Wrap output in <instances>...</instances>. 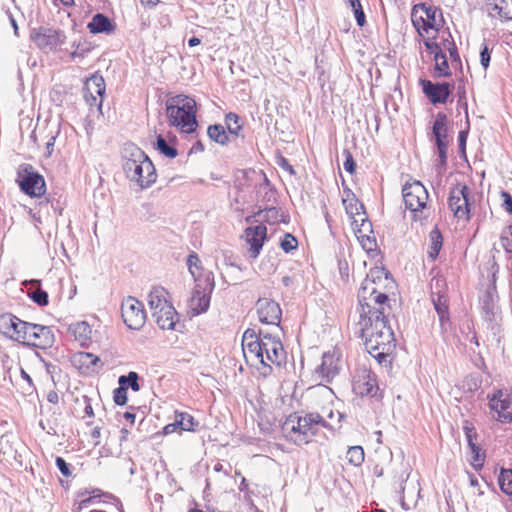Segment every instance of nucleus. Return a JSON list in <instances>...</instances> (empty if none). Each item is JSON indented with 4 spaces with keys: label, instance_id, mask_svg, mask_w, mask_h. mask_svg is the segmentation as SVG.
Returning a JSON list of instances; mask_svg holds the SVG:
<instances>
[{
    "label": "nucleus",
    "instance_id": "obj_20",
    "mask_svg": "<svg viewBox=\"0 0 512 512\" xmlns=\"http://www.w3.org/2000/svg\"><path fill=\"white\" fill-rule=\"evenodd\" d=\"M342 366L341 353L334 347L322 355V379L330 382L340 372Z\"/></svg>",
    "mask_w": 512,
    "mask_h": 512
},
{
    "label": "nucleus",
    "instance_id": "obj_47",
    "mask_svg": "<svg viewBox=\"0 0 512 512\" xmlns=\"http://www.w3.org/2000/svg\"><path fill=\"white\" fill-rule=\"evenodd\" d=\"M298 246L297 239L290 233L285 234L284 238L280 242V247L286 253L295 250Z\"/></svg>",
    "mask_w": 512,
    "mask_h": 512
},
{
    "label": "nucleus",
    "instance_id": "obj_22",
    "mask_svg": "<svg viewBox=\"0 0 512 512\" xmlns=\"http://www.w3.org/2000/svg\"><path fill=\"white\" fill-rule=\"evenodd\" d=\"M27 322L19 319L11 313L0 315V332L16 341V335H22Z\"/></svg>",
    "mask_w": 512,
    "mask_h": 512
},
{
    "label": "nucleus",
    "instance_id": "obj_45",
    "mask_svg": "<svg viewBox=\"0 0 512 512\" xmlns=\"http://www.w3.org/2000/svg\"><path fill=\"white\" fill-rule=\"evenodd\" d=\"M469 449H470V455H471V458H470L471 464L476 468L480 467L484 461V457H485L484 452L482 451V449L480 448V446L478 444L469 447Z\"/></svg>",
    "mask_w": 512,
    "mask_h": 512
},
{
    "label": "nucleus",
    "instance_id": "obj_50",
    "mask_svg": "<svg viewBox=\"0 0 512 512\" xmlns=\"http://www.w3.org/2000/svg\"><path fill=\"white\" fill-rule=\"evenodd\" d=\"M501 244L505 251L512 252V226H507L501 234Z\"/></svg>",
    "mask_w": 512,
    "mask_h": 512
},
{
    "label": "nucleus",
    "instance_id": "obj_46",
    "mask_svg": "<svg viewBox=\"0 0 512 512\" xmlns=\"http://www.w3.org/2000/svg\"><path fill=\"white\" fill-rule=\"evenodd\" d=\"M119 384L126 386L129 384L133 391H139L140 386L138 384V374L136 372H129L127 376H121L119 378Z\"/></svg>",
    "mask_w": 512,
    "mask_h": 512
},
{
    "label": "nucleus",
    "instance_id": "obj_57",
    "mask_svg": "<svg viewBox=\"0 0 512 512\" xmlns=\"http://www.w3.org/2000/svg\"><path fill=\"white\" fill-rule=\"evenodd\" d=\"M480 62L484 69L488 68L490 63V52L487 46H484L480 52Z\"/></svg>",
    "mask_w": 512,
    "mask_h": 512
},
{
    "label": "nucleus",
    "instance_id": "obj_21",
    "mask_svg": "<svg viewBox=\"0 0 512 512\" xmlns=\"http://www.w3.org/2000/svg\"><path fill=\"white\" fill-rule=\"evenodd\" d=\"M342 202L346 213L353 221L352 223L357 225L358 222H361V226H365L366 219L364 206L361 202H359L354 193H352L350 190H345Z\"/></svg>",
    "mask_w": 512,
    "mask_h": 512
},
{
    "label": "nucleus",
    "instance_id": "obj_18",
    "mask_svg": "<svg viewBox=\"0 0 512 512\" xmlns=\"http://www.w3.org/2000/svg\"><path fill=\"white\" fill-rule=\"evenodd\" d=\"M422 90L433 104H444L449 98L453 86L449 83H432L429 80H422Z\"/></svg>",
    "mask_w": 512,
    "mask_h": 512
},
{
    "label": "nucleus",
    "instance_id": "obj_55",
    "mask_svg": "<svg viewBox=\"0 0 512 512\" xmlns=\"http://www.w3.org/2000/svg\"><path fill=\"white\" fill-rule=\"evenodd\" d=\"M436 144L438 147V152H439L441 161H442V163H445L446 151H447V140L446 139L436 140Z\"/></svg>",
    "mask_w": 512,
    "mask_h": 512
},
{
    "label": "nucleus",
    "instance_id": "obj_3",
    "mask_svg": "<svg viewBox=\"0 0 512 512\" xmlns=\"http://www.w3.org/2000/svg\"><path fill=\"white\" fill-rule=\"evenodd\" d=\"M165 113L169 126L179 132L191 134L198 127L196 101L184 94L169 97L165 103Z\"/></svg>",
    "mask_w": 512,
    "mask_h": 512
},
{
    "label": "nucleus",
    "instance_id": "obj_49",
    "mask_svg": "<svg viewBox=\"0 0 512 512\" xmlns=\"http://www.w3.org/2000/svg\"><path fill=\"white\" fill-rule=\"evenodd\" d=\"M31 299L40 306H46L49 303L46 291L37 288L35 291L29 292Z\"/></svg>",
    "mask_w": 512,
    "mask_h": 512
},
{
    "label": "nucleus",
    "instance_id": "obj_14",
    "mask_svg": "<svg viewBox=\"0 0 512 512\" xmlns=\"http://www.w3.org/2000/svg\"><path fill=\"white\" fill-rule=\"evenodd\" d=\"M105 80L99 73L89 77L84 85V99L90 107L101 108L105 94Z\"/></svg>",
    "mask_w": 512,
    "mask_h": 512
},
{
    "label": "nucleus",
    "instance_id": "obj_61",
    "mask_svg": "<svg viewBox=\"0 0 512 512\" xmlns=\"http://www.w3.org/2000/svg\"><path fill=\"white\" fill-rule=\"evenodd\" d=\"M354 167H355V164H354L353 158L349 155L347 160L344 162V168L346 171L353 173Z\"/></svg>",
    "mask_w": 512,
    "mask_h": 512
},
{
    "label": "nucleus",
    "instance_id": "obj_62",
    "mask_svg": "<svg viewBox=\"0 0 512 512\" xmlns=\"http://www.w3.org/2000/svg\"><path fill=\"white\" fill-rule=\"evenodd\" d=\"M498 480H512V470L502 469Z\"/></svg>",
    "mask_w": 512,
    "mask_h": 512
},
{
    "label": "nucleus",
    "instance_id": "obj_16",
    "mask_svg": "<svg viewBox=\"0 0 512 512\" xmlns=\"http://www.w3.org/2000/svg\"><path fill=\"white\" fill-rule=\"evenodd\" d=\"M242 238L248 246V253L251 258H257L267 240V228L265 225L247 227Z\"/></svg>",
    "mask_w": 512,
    "mask_h": 512
},
{
    "label": "nucleus",
    "instance_id": "obj_4",
    "mask_svg": "<svg viewBox=\"0 0 512 512\" xmlns=\"http://www.w3.org/2000/svg\"><path fill=\"white\" fill-rule=\"evenodd\" d=\"M319 423L318 416H300L297 413H293L285 419L281 430L287 440L297 445H303L312 441L316 436Z\"/></svg>",
    "mask_w": 512,
    "mask_h": 512
},
{
    "label": "nucleus",
    "instance_id": "obj_64",
    "mask_svg": "<svg viewBox=\"0 0 512 512\" xmlns=\"http://www.w3.org/2000/svg\"><path fill=\"white\" fill-rule=\"evenodd\" d=\"M141 5L146 7V8H154L157 6V4L159 3V0H139Z\"/></svg>",
    "mask_w": 512,
    "mask_h": 512
},
{
    "label": "nucleus",
    "instance_id": "obj_29",
    "mask_svg": "<svg viewBox=\"0 0 512 512\" xmlns=\"http://www.w3.org/2000/svg\"><path fill=\"white\" fill-rule=\"evenodd\" d=\"M431 299L434 308L439 316L440 323L441 325H444V323L449 319V306L447 295L445 293H442L441 290H433L431 293Z\"/></svg>",
    "mask_w": 512,
    "mask_h": 512
},
{
    "label": "nucleus",
    "instance_id": "obj_63",
    "mask_svg": "<svg viewBox=\"0 0 512 512\" xmlns=\"http://www.w3.org/2000/svg\"><path fill=\"white\" fill-rule=\"evenodd\" d=\"M177 429H179V426L176 425V420L173 423L167 424L164 427V434H171L175 432Z\"/></svg>",
    "mask_w": 512,
    "mask_h": 512
},
{
    "label": "nucleus",
    "instance_id": "obj_25",
    "mask_svg": "<svg viewBox=\"0 0 512 512\" xmlns=\"http://www.w3.org/2000/svg\"><path fill=\"white\" fill-rule=\"evenodd\" d=\"M325 219L330 232V238L326 240V247L335 254L338 261L340 275L342 278H346L348 276V263L345 260L340 259L343 249L340 242L336 240V232L332 228L328 215H325Z\"/></svg>",
    "mask_w": 512,
    "mask_h": 512
},
{
    "label": "nucleus",
    "instance_id": "obj_54",
    "mask_svg": "<svg viewBox=\"0 0 512 512\" xmlns=\"http://www.w3.org/2000/svg\"><path fill=\"white\" fill-rule=\"evenodd\" d=\"M56 466L61 471V473H62V475L64 477H70L71 476V472L69 470V465H68V463L62 457H57L56 458Z\"/></svg>",
    "mask_w": 512,
    "mask_h": 512
},
{
    "label": "nucleus",
    "instance_id": "obj_17",
    "mask_svg": "<svg viewBox=\"0 0 512 512\" xmlns=\"http://www.w3.org/2000/svg\"><path fill=\"white\" fill-rule=\"evenodd\" d=\"M353 391L360 396H375L378 390L374 374L366 369H358L353 377Z\"/></svg>",
    "mask_w": 512,
    "mask_h": 512
},
{
    "label": "nucleus",
    "instance_id": "obj_15",
    "mask_svg": "<svg viewBox=\"0 0 512 512\" xmlns=\"http://www.w3.org/2000/svg\"><path fill=\"white\" fill-rule=\"evenodd\" d=\"M256 313L261 323L279 326L282 317L280 305L270 298H259L256 302Z\"/></svg>",
    "mask_w": 512,
    "mask_h": 512
},
{
    "label": "nucleus",
    "instance_id": "obj_44",
    "mask_svg": "<svg viewBox=\"0 0 512 512\" xmlns=\"http://www.w3.org/2000/svg\"><path fill=\"white\" fill-rule=\"evenodd\" d=\"M322 413H327V417L329 419L326 421L322 417V426H327L332 429H335V424L340 422V419L342 418V414L340 412H336V414H334L332 409H328L327 407L322 408Z\"/></svg>",
    "mask_w": 512,
    "mask_h": 512
},
{
    "label": "nucleus",
    "instance_id": "obj_41",
    "mask_svg": "<svg viewBox=\"0 0 512 512\" xmlns=\"http://www.w3.org/2000/svg\"><path fill=\"white\" fill-rule=\"evenodd\" d=\"M347 2L353 11L357 24L363 27L366 23V18L360 0H347Z\"/></svg>",
    "mask_w": 512,
    "mask_h": 512
},
{
    "label": "nucleus",
    "instance_id": "obj_36",
    "mask_svg": "<svg viewBox=\"0 0 512 512\" xmlns=\"http://www.w3.org/2000/svg\"><path fill=\"white\" fill-rule=\"evenodd\" d=\"M207 133L210 139L218 144L225 145L229 141L224 126L220 124L210 125L207 129Z\"/></svg>",
    "mask_w": 512,
    "mask_h": 512
},
{
    "label": "nucleus",
    "instance_id": "obj_1",
    "mask_svg": "<svg viewBox=\"0 0 512 512\" xmlns=\"http://www.w3.org/2000/svg\"><path fill=\"white\" fill-rule=\"evenodd\" d=\"M381 270H371L358 292L360 319L358 326L368 353L378 360H385L394 348V334L387 324L384 305L388 296L378 291L375 277Z\"/></svg>",
    "mask_w": 512,
    "mask_h": 512
},
{
    "label": "nucleus",
    "instance_id": "obj_7",
    "mask_svg": "<svg viewBox=\"0 0 512 512\" xmlns=\"http://www.w3.org/2000/svg\"><path fill=\"white\" fill-rule=\"evenodd\" d=\"M402 196L405 206L413 214L414 220L422 221L428 201V192L424 185L419 181L406 183L402 189Z\"/></svg>",
    "mask_w": 512,
    "mask_h": 512
},
{
    "label": "nucleus",
    "instance_id": "obj_13",
    "mask_svg": "<svg viewBox=\"0 0 512 512\" xmlns=\"http://www.w3.org/2000/svg\"><path fill=\"white\" fill-rule=\"evenodd\" d=\"M121 313L124 323L130 329H139L145 323L146 313L143 304L134 297H128L123 301Z\"/></svg>",
    "mask_w": 512,
    "mask_h": 512
},
{
    "label": "nucleus",
    "instance_id": "obj_34",
    "mask_svg": "<svg viewBox=\"0 0 512 512\" xmlns=\"http://www.w3.org/2000/svg\"><path fill=\"white\" fill-rule=\"evenodd\" d=\"M430 246L428 250V256L432 260H435L442 248L443 238L438 229H433L429 234Z\"/></svg>",
    "mask_w": 512,
    "mask_h": 512
},
{
    "label": "nucleus",
    "instance_id": "obj_19",
    "mask_svg": "<svg viewBox=\"0 0 512 512\" xmlns=\"http://www.w3.org/2000/svg\"><path fill=\"white\" fill-rule=\"evenodd\" d=\"M32 40L40 49L53 50L64 42L65 36L61 31L41 29L32 36Z\"/></svg>",
    "mask_w": 512,
    "mask_h": 512
},
{
    "label": "nucleus",
    "instance_id": "obj_2",
    "mask_svg": "<svg viewBox=\"0 0 512 512\" xmlns=\"http://www.w3.org/2000/svg\"><path fill=\"white\" fill-rule=\"evenodd\" d=\"M241 345L246 363L257 371L258 377H269L273 372L272 366H280L285 360L282 342L271 334L247 329Z\"/></svg>",
    "mask_w": 512,
    "mask_h": 512
},
{
    "label": "nucleus",
    "instance_id": "obj_43",
    "mask_svg": "<svg viewBox=\"0 0 512 512\" xmlns=\"http://www.w3.org/2000/svg\"><path fill=\"white\" fill-rule=\"evenodd\" d=\"M259 214H263V219L269 224L278 223L282 217L280 210L275 207L267 208L263 211H260Z\"/></svg>",
    "mask_w": 512,
    "mask_h": 512
},
{
    "label": "nucleus",
    "instance_id": "obj_24",
    "mask_svg": "<svg viewBox=\"0 0 512 512\" xmlns=\"http://www.w3.org/2000/svg\"><path fill=\"white\" fill-rule=\"evenodd\" d=\"M69 413L78 420L91 419L95 416L91 399L86 395L73 397Z\"/></svg>",
    "mask_w": 512,
    "mask_h": 512
},
{
    "label": "nucleus",
    "instance_id": "obj_9",
    "mask_svg": "<svg viewBox=\"0 0 512 512\" xmlns=\"http://www.w3.org/2000/svg\"><path fill=\"white\" fill-rule=\"evenodd\" d=\"M411 19L419 35L423 36L424 32L429 33L430 30L437 31L439 29L442 14L437 8L421 3L413 7Z\"/></svg>",
    "mask_w": 512,
    "mask_h": 512
},
{
    "label": "nucleus",
    "instance_id": "obj_5",
    "mask_svg": "<svg viewBox=\"0 0 512 512\" xmlns=\"http://www.w3.org/2000/svg\"><path fill=\"white\" fill-rule=\"evenodd\" d=\"M147 301L157 325L163 330L174 329L178 321V314L170 301L168 291L163 287H153L148 294Z\"/></svg>",
    "mask_w": 512,
    "mask_h": 512
},
{
    "label": "nucleus",
    "instance_id": "obj_58",
    "mask_svg": "<svg viewBox=\"0 0 512 512\" xmlns=\"http://www.w3.org/2000/svg\"><path fill=\"white\" fill-rule=\"evenodd\" d=\"M56 135H51L46 143V156L50 157L54 151Z\"/></svg>",
    "mask_w": 512,
    "mask_h": 512
},
{
    "label": "nucleus",
    "instance_id": "obj_48",
    "mask_svg": "<svg viewBox=\"0 0 512 512\" xmlns=\"http://www.w3.org/2000/svg\"><path fill=\"white\" fill-rule=\"evenodd\" d=\"M200 264H201V261L196 253L193 252L188 256L187 265H188L189 271L191 272V274L194 277L200 275V270H201Z\"/></svg>",
    "mask_w": 512,
    "mask_h": 512
},
{
    "label": "nucleus",
    "instance_id": "obj_32",
    "mask_svg": "<svg viewBox=\"0 0 512 512\" xmlns=\"http://www.w3.org/2000/svg\"><path fill=\"white\" fill-rule=\"evenodd\" d=\"M175 419L176 425L183 431L194 432L199 425L195 418L187 412L175 411Z\"/></svg>",
    "mask_w": 512,
    "mask_h": 512
},
{
    "label": "nucleus",
    "instance_id": "obj_28",
    "mask_svg": "<svg viewBox=\"0 0 512 512\" xmlns=\"http://www.w3.org/2000/svg\"><path fill=\"white\" fill-rule=\"evenodd\" d=\"M87 28L93 34L106 33L110 34L115 30V24L102 13H97L88 23Z\"/></svg>",
    "mask_w": 512,
    "mask_h": 512
},
{
    "label": "nucleus",
    "instance_id": "obj_39",
    "mask_svg": "<svg viewBox=\"0 0 512 512\" xmlns=\"http://www.w3.org/2000/svg\"><path fill=\"white\" fill-rule=\"evenodd\" d=\"M154 147L161 154H163L164 156H166L170 159H173L178 155L177 149L173 146H170L161 135L157 136V140H156Z\"/></svg>",
    "mask_w": 512,
    "mask_h": 512
},
{
    "label": "nucleus",
    "instance_id": "obj_6",
    "mask_svg": "<svg viewBox=\"0 0 512 512\" xmlns=\"http://www.w3.org/2000/svg\"><path fill=\"white\" fill-rule=\"evenodd\" d=\"M124 171L129 179L137 182L142 188H147L157 180V173L148 156L136 149L124 163Z\"/></svg>",
    "mask_w": 512,
    "mask_h": 512
},
{
    "label": "nucleus",
    "instance_id": "obj_31",
    "mask_svg": "<svg viewBox=\"0 0 512 512\" xmlns=\"http://www.w3.org/2000/svg\"><path fill=\"white\" fill-rule=\"evenodd\" d=\"M75 339L82 345H87L92 338V329L87 322H77L72 326Z\"/></svg>",
    "mask_w": 512,
    "mask_h": 512
},
{
    "label": "nucleus",
    "instance_id": "obj_52",
    "mask_svg": "<svg viewBox=\"0 0 512 512\" xmlns=\"http://www.w3.org/2000/svg\"><path fill=\"white\" fill-rule=\"evenodd\" d=\"M114 402L118 405H125L127 402V386H121L114 391Z\"/></svg>",
    "mask_w": 512,
    "mask_h": 512
},
{
    "label": "nucleus",
    "instance_id": "obj_53",
    "mask_svg": "<svg viewBox=\"0 0 512 512\" xmlns=\"http://www.w3.org/2000/svg\"><path fill=\"white\" fill-rule=\"evenodd\" d=\"M329 302H330V307H329V309L325 310V314H326V318L331 322V325H333V323L335 322L336 317H337L338 309H337V305H333L335 303V300L332 299L331 296H329Z\"/></svg>",
    "mask_w": 512,
    "mask_h": 512
},
{
    "label": "nucleus",
    "instance_id": "obj_60",
    "mask_svg": "<svg viewBox=\"0 0 512 512\" xmlns=\"http://www.w3.org/2000/svg\"><path fill=\"white\" fill-rule=\"evenodd\" d=\"M502 197L504 198L503 206L509 212L512 213V198L507 192L502 193Z\"/></svg>",
    "mask_w": 512,
    "mask_h": 512
},
{
    "label": "nucleus",
    "instance_id": "obj_35",
    "mask_svg": "<svg viewBox=\"0 0 512 512\" xmlns=\"http://www.w3.org/2000/svg\"><path fill=\"white\" fill-rule=\"evenodd\" d=\"M493 10L504 20H512V0H492Z\"/></svg>",
    "mask_w": 512,
    "mask_h": 512
},
{
    "label": "nucleus",
    "instance_id": "obj_10",
    "mask_svg": "<svg viewBox=\"0 0 512 512\" xmlns=\"http://www.w3.org/2000/svg\"><path fill=\"white\" fill-rule=\"evenodd\" d=\"M470 189L466 185L457 184L449 193L448 206L459 220H469Z\"/></svg>",
    "mask_w": 512,
    "mask_h": 512
},
{
    "label": "nucleus",
    "instance_id": "obj_11",
    "mask_svg": "<svg viewBox=\"0 0 512 512\" xmlns=\"http://www.w3.org/2000/svg\"><path fill=\"white\" fill-rule=\"evenodd\" d=\"M52 334L48 327L27 322L22 335H16V341L39 348H46L52 342Z\"/></svg>",
    "mask_w": 512,
    "mask_h": 512
},
{
    "label": "nucleus",
    "instance_id": "obj_59",
    "mask_svg": "<svg viewBox=\"0 0 512 512\" xmlns=\"http://www.w3.org/2000/svg\"><path fill=\"white\" fill-rule=\"evenodd\" d=\"M498 484L501 491L512 499V482H498Z\"/></svg>",
    "mask_w": 512,
    "mask_h": 512
},
{
    "label": "nucleus",
    "instance_id": "obj_37",
    "mask_svg": "<svg viewBox=\"0 0 512 512\" xmlns=\"http://www.w3.org/2000/svg\"><path fill=\"white\" fill-rule=\"evenodd\" d=\"M433 134L436 140L446 139L447 137V117L443 113H438L433 124Z\"/></svg>",
    "mask_w": 512,
    "mask_h": 512
},
{
    "label": "nucleus",
    "instance_id": "obj_27",
    "mask_svg": "<svg viewBox=\"0 0 512 512\" xmlns=\"http://www.w3.org/2000/svg\"><path fill=\"white\" fill-rule=\"evenodd\" d=\"M105 498L103 501H106V499H111L112 495L109 493L102 492L99 489H94L91 492L88 491H79L77 493L78 500L76 501L75 505L76 510L75 512H80L82 509L87 508L89 505L94 504L98 501H101V498Z\"/></svg>",
    "mask_w": 512,
    "mask_h": 512
},
{
    "label": "nucleus",
    "instance_id": "obj_26",
    "mask_svg": "<svg viewBox=\"0 0 512 512\" xmlns=\"http://www.w3.org/2000/svg\"><path fill=\"white\" fill-rule=\"evenodd\" d=\"M100 359L89 352H77L71 357L72 365L83 374H89L94 371V367Z\"/></svg>",
    "mask_w": 512,
    "mask_h": 512
},
{
    "label": "nucleus",
    "instance_id": "obj_42",
    "mask_svg": "<svg viewBox=\"0 0 512 512\" xmlns=\"http://www.w3.org/2000/svg\"><path fill=\"white\" fill-rule=\"evenodd\" d=\"M462 428L465 433L468 446L471 447L473 445H476L478 435L473 423L470 422L469 420H464Z\"/></svg>",
    "mask_w": 512,
    "mask_h": 512
},
{
    "label": "nucleus",
    "instance_id": "obj_30",
    "mask_svg": "<svg viewBox=\"0 0 512 512\" xmlns=\"http://www.w3.org/2000/svg\"><path fill=\"white\" fill-rule=\"evenodd\" d=\"M210 304V297L202 290L195 289L189 301V307L194 314L205 312Z\"/></svg>",
    "mask_w": 512,
    "mask_h": 512
},
{
    "label": "nucleus",
    "instance_id": "obj_33",
    "mask_svg": "<svg viewBox=\"0 0 512 512\" xmlns=\"http://www.w3.org/2000/svg\"><path fill=\"white\" fill-rule=\"evenodd\" d=\"M370 230H371V224H370V222L366 221V225L361 226L356 232L357 238H358L362 248L367 252H371L376 249L375 239L366 234V232H368Z\"/></svg>",
    "mask_w": 512,
    "mask_h": 512
},
{
    "label": "nucleus",
    "instance_id": "obj_56",
    "mask_svg": "<svg viewBox=\"0 0 512 512\" xmlns=\"http://www.w3.org/2000/svg\"><path fill=\"white\" fill-rule=\"evenodd\" d=\"M101 431H102V428L100 426H96L90 432V437L95 446H98L101 444V435H102Z\"/></svg>",
    "mask_w": 512,
    "mask_h": 512
},
{
    "label": "nucleus",
    "instance_id": "obj_12",
    "mask_svg": "<svg viewBox=\"0 0 512 512\" xmlns=\"http://www.w3.org/2000/svg\"><path fill=\"white\" fill-rule=\"evenodd\" d=\"M488 398L493 418L500 422H511L512 392L498 390L492 396H488Z\"/></svg>",
    "mask_w": 512,
    "mask_h": 512
},
{
    "label": "nucleus",
    "instance_id": "obj_8",
    "mask_svg": "<svg viewBox=\"0 0 512 512\" xmlns=\"http://www.w3.org/2000/svg\"><path fill=\"white\" fill-rule=\"evenodd\" d=\"M16 182L28 196L39 198L46 193V183L41 174L31 164H22L18 168Z\"/></svg>",
    "mask_w": 512,
    "mask_h": 512
},
{
    "label": "nucleus",
    "instance_id": "obj_38",
    "mask_svg": "<svg viewBox=\"0 0 512 512\" xmlns=\"http://www.w3.org/2000/svg\"><path fill=\"white\" fill-rule=\"evenodd\" d=\"M365 453L361 446H351L346 453V459L351 465L358 467L364 462Z\"/></svg>",
    "mask_w": 512,
    "mask_h": 512
},
{
    "label": "nucleus",
    "instance_id": "obj_51",
    "mask_svg": "<svg viewBox=\"0 0 512 512\" xmlns=\"http://www.w3.org/2000/svg\"><path fill=\"white\" fill-rule=\"evenodd\" d=\"M445 34H446L445 32H443V33H442V38H443L442 43H438V44L441 46V48H442V52H443L444 50H448V51H449V53H450V56H451L452 58H456V57H458V55H457V51H456V47H455L454 43H453V42H451V41L448 39V38L450 37V34H447V38H445V37H444V36H445Z\"/></svg>",
    "mask_w": 512,
    "mask_h": 512
},
{
    "label": "nucleus",
    "instance_id": "obj_23",
    "mask_svg": "<svg viewBox=\"0 0 512 512\" xmlns=\"http://www.w3.org/2000/svg\"><path fill=\"white\" fill-rule=\"evenodd\" d=\"M424 45L434 55L435 72H437L438 76H448L450 74L448 61L438 42L428 37L424 40Z\"/></svg>",
    "mask_w": 512,
    "mask_h": 512
},
{
    "label": "nucleus",
    "instance_id": "obj_40",
    "mask_svg": "<svg viewBox=\"0 0 512 512\" xmlns=\"http://www.w3.org/2000/svg\"><path fill=\"white\" fill-rule=\"evenodd\" d=\"M225 124L230 134L239 136L242 130V124L240 122V117L237 114L232 112L226 114Z\"/></svg>",
    "mask_w": 512,
    "mask_h": 512
}]
</instances>
